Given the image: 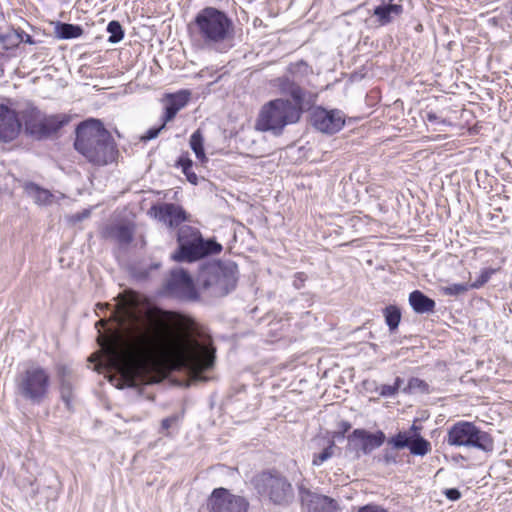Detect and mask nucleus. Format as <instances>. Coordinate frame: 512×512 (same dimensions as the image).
<instances>
[{
	"mask_svg": "<svg viewBox=\"0 0 512 512\" xmlns=\"http://www.w3.org/2000/svg\"><path fill=\"white\" fill-rule=\"evenodd\" d=\"M117 327L99 336L107 360L120 373L121 387H136L133 366L153 357H163L175 367L197 375L214 365L215 349L209 336L187 335L141 318L132 303L113 309Z\"/></svg>",
	"mask_w": 512,
	"mask_h": 512,
	"instance_id": "f257e3e1",
	"label": "nucleus"
},
{
	"mask_svg": "<svg viewBox=\"0 0 512 512\" xmlns=\"http://www.w3.org/2000/svg\"><path fill=\"white\" fill-rule=\"evenodd\" d=\"M74 147L94 166H106L116 160L117 145L99 120L81 122L76 129Z\"/></svg>",
	"mask_w": 512,
	"mask_h": 512,
	"instance_id": "f03ea898",
	"label": "nucleus"
},
{
	"mask_svg": "<svg viewBox=\"0 0 512 512\" xmlns=\"http://www.w3.org/2000/svg\"><path fill=\"white\" fill-rule=\"evenodd\" d=\"M195 39L209 49L223 52L234 38V24L224 12L214 7L200 10L190 24Z\"/></svg>",
	"mask_w": 512,
	"mask_h": 512,
	"instance_id": "7ed1b4c3",
	"label": "nucleus"
},
{
	"mask_svg": "<svg viewBox=\"0 0 512 512\" xmlns=\"http://www.w3.org/2000/svg\"><path fill=\"white\" fill-rule=\"evenodd\" d=\"M15 394L31 405H41L49 397L51 376L49 371L35 363L28 364L17 373L14 380Z\"/></svg>",
	"mask_w": 512,
	"mask_h": 512,
	"instance_id": "20e7f679",
	"label": "nucleus"
},
{
	"mask_svg": "<svg viewBox=\"0 0 512 512\" xmlns=\"http://www.w3.org/2000/svg\"><path fill=\"white\" fill-rule=\"evenodd\" d=\"M178 248L171 258L176 262L192 263L218 254L222 245L213 239H204L201 232L192 226H182L177 234Z\"/></svg>",
	"mask_w": 512,
	"mask_h": 512,
	"instance_id": "39448f33",
	"label": "nucleus"
},
{
	"mask_svg": "<svg viewBox=\"0 0 512 512\" xmlns=\"http://www.w3.org/2000/svg\"><path fill=\"white\" fill-rule=\"evenodd\" d=\"M303 110L292 105L288 99L278 98L266 103L259 113L256 127L263 132H271L275 136L282 134L287 125L297 123Z\"/></svg>",
	"mask_w": 512,
	"mask_h": 512,
	"instance_id": "423d86ee",
	"label": "nucleus"
},
{
	"mask_svg": "<svg viewBox=\"0 0 512 512\" xmlns=\"http://www.w3.org/2000/svg\"><path fill=\"white\" fill-rule=\"evenodd\" d=\"M237 266L233 263L211 264L201 269L198 275L200 287L211 296L222 297L235 289L237 284Z\"/></svg>",
	"mask_w": 512,
	"mask_h": 512,
	"instance_id": "0eeeda50",
	"label": "nucleus"
},
{
	"mask_svg": "<svg viewBox=\"0 0 512 512\" xmlns=\"http://www.w3.org/2000/svg\"><path fill=\"white\" fill-rule=\"evenodd\" d=\"M445 442L450 446L475 448L483 452L494 449L493 438L488 432L481 430L473 422L464 420L448 428Z\"/></svg>",
	"mask_w": 512,
	"mask_h": 512,
	"instance_id": "6e6552de",
	"label": "nucleus"
},
{
	"mask_svg": "<svg viewBox=\"0 0 512 512\" xmlns=\"http://www.w3.org/2000/svg\"><path fill=\"white\" fill-rule=\"evenodd\" d=\"M309 66L304 61L292 63L287 68V73L272 81V85L282 95L290 96L292 105L304 110L306 106L313 103L312 95L300 86V78L308 74Z\"/></svg>",
	"mask_w": 512,
	"mask_h": 512,
	"instance_id": "1a4fd4ad",
	"label": "nucleus"
},
{
	"mask_svg": "<svg viewBox=\"0 0 512 512\" xmlns=\"http://www.w3.org/2000/svg\"><path fill=\"white\" fill-rule=\"evenodd\" d=\"M255 487L267 496L274 505L286 507L295 499L294 488L289 479L276 470L262 472L255 479Z\"/></svg>",
	"mask_w": 512,
	"mask_h": 512,
	"instance_id": "9d476101",
	"label": "nucleus"
},
{
	"mask_svg": "<svg viewBox=\"0 0 512 512\" xmlns=\"http://www.w3.org/2000/svg\"><path fill=\"white\" fill-rule=\"evenodd\" d=\"M421 430L422 427L414 423L388 438L387 443L396 450L408 448L412 455L423 457L431 451V443L421 435Z\"/></svg>",
	"mask_w": 512,
	"mask_h": 512,
	"instance_id": "9b49d317",
	"label": "nucleus"
},
{
	"mask_svg": "<svg viewBox=\"0 0 512 512\" xmlns=\"http://www.w3.org/2000/svg\"><path fill=\"white\" fill-rule=\"evenodd\" d=\"M21 118L26 133L38 139L48 137L60 128V123L54 117H45L35 107L22 111Z\"/></svg>",
	"mask_w": 512,
	"mask_h": 512,
	"instance_id": "f8f14e48",
	"label": "nucleus"
},
{
	"mask_svg": "<svg viewBox=\"0 0 512 512\" xmlns=\"http://www.w3.org/2000/svg\"><path fill=\"white\" fill-rule=\"evenodd\" d=\"M209 512H248L249 502L225 488H215L207 500Z\"/></svg>",
	"mask_w": 512,
	"mask_h": 512,
	"instance_id": "ddd939ff",
	"label": "nucleus"
},
{
	"mask_svg": "<svg viewBox=\"0 0 512 512\" xmlns=\"http://www.w3.org/2000/svg\"><path fill=\"white\" fill-rule=\"evenodd\" d=\"M165 290L167 295L179 300L196 301L199 297L191 276L183 269L171 271Z\"/></svg>",
	"mask_w": 512,
	"mask_h": 512,
	"instance_id": "4468645a",
	"label": "nucleus"
},
{
	"mask_svg": "<svg viewBox=\"0 0 512 512\" xmlns=\"http://www.w3.org/2000/svg\"><path fill=\"white\" fill-rule=\"evenodd\" d=\"M312 126L325 134H335L345 125V114L339 109L316 107L311 114Z\"/></svg>",
	"mask_w": 512,
	"mask_h": 512,
	"instance_id": "2eb2a0df",
	"label": "nucleus"
},
{
	"mask_svg": "<svg viewBox=\"0 0 512 512\" xmlns=\"http://www.w3.org/2000/svg\"><path fill=\"white\" fill-rule=\"evenodd\" d=\"M299 499L303 512H336L339 509L335 499L303 486L299 487Z\"/></svg>",
	"mask_w": 512,
	"mask_h": 512,
	"instance_id": "dca6fc26",
	"label": "nucleus"
},
{
	"mask_svg": "<svg viewBox=\"0 0 512 512\" xmlns=\"http://www.w3.org/2000/svg\"><path fill=\"white\" fill-rule=\"evenodd\" d=\"M386 440L384 432L371 433L365 429H355L349 436L348 441L354 449L361 451L364 455L370 454L373 450L383 445Z\"/></svg>",
	"mask_w": 512,
	"mask_h": 512,
	"instance_id": "f3484780",
	"label": "nucleus"
},
{
	"mask_svg": "<svg viewBox=\"0 0 512 512\" xmlns=\"http://www.w3.org/2000/svg\"><path fill=\"white\" fill-rule=\"evenodd\" d=\"M22 128V123L15 110L0 104V141L10 142L17 138Z\"/></svg>",
	"mask_w": 512,
	"mask_h": 512,
	"instance_id": "a211bd4d",
	"label": "nucleus"
},
{
	"mask_svg": "<svg viewBox=\"0 0 512 512\" xmlns=\"http://www.w3.org/2000/svg\"><path fill=\"white\" fill-rule=\"evenodd\" d=\"M155 218L163 222L169 228H176L187 220L185 210L175 203H162L151 208Z\"/></svg>",
	"mask_w": 512,
	"mask_h": 512,
	"instance_id": "6ab92c4d",
	"label": "nucleus"
},
{
	"mask_svg": "<svg viewBox=\"0 0 512 512\" xmlns=\"http://www.w3.org/2000/svg\"><path fill=\"white\" fill-rule=\"evenodd\" d=\"M190 97L191 91L187 89H182L175 93H167L163 98L165 112L162 119L164 122L172 121L176 114L188 104Z\"/></svg>",
	"mask_w": 512,
	"mask_h": 512,
	"instance_id": "aec40b11",
	"label": "nucleus"
},
{
	"mask_svg": "<svg viewBox=\"0 0 512 512\" xmlns=\"http://www.w3.org/2000/svg\"><path fill=\"white\" fill-rule=\"evenodd\" d=\"M403 13V6L389 2L388 4L379 5L374 8L373 16L376 17L380 26L390 24L394 16H399Z\"/></svg>",
	"mask_w": 512,
	"mask_h": 512,
	"instance_id": "412c9836",
	"label": "nucleus"
},
{
	"mask_svg": "<svg viewBox=\"0 0 512 512\" xmlns=\"http://www.w3.org/2000/svg\"><path fill=\"white\" fill-rule=\"evenodd\" d=\"M409 304L412 309L418 314H425L433 312L435 309V301L426 296L419 290H414L409 295Z\"/></svg>",
	"mask_w": 512,
	"mask_h": 512,
	"instance_id": "4be33fe9",
	"label": "nucleus"
},
{
	"mask_svg": "<svg viewBox=\"0 0 512 512\" xmlns=\"http://www.w3.org/2000/svg\"><path fill=\"white\" fill-rule=\"evenodd\" d=\"M25 192L33 198L38 205H48L52 202L53 194L39 185L30 182L25 185Z\"/></svg>",
	"mask_w": 512,
	"mask_h": 512,
	"instance_id": "5701e85b",
	"label": "nucleus"
},
{
	"mask_svg": "<svg viewBox=\"0 0 512 512\" xmlns=\"http://www.w3.org/2000/svg\"><path fill=\"white\" fill-rule=\"evenodd\" d=\"M55 33L60 39H74L82 35L83 29L79 25L58 22Z\"/></svg>",
	"mask_w": 512,
	"mask_h": 512,
	"instance_id": "b1692460",
	"label": "nucleus"
},
{
	"mask_svg": "<svg viewBox=\"0 0 512 512\" xmlns=\"http://www.w3.org/2000/svg\"><path fill=\"white\" fill-rule=\"evenodd\" d=\"M190 147L199 161L202 163L207 161L204 150V137L200 129L192 133L190 137Z\"/></svg>",
	"mask_w": 512,
	"mask_h": 512,
	"instance_id": "393cba45",
	"label": "nucleus"
},
{
	"mask_svg": "<svg viewBox=\"0 0 512 512\" xmlns=\"http://www.w3.org/2000/svg\"><path fill=\"white\" fill-rule=\"evenodd\" d=\"M383 314L385 317V323L387 324L390 332L395 331L401 321V311L395 305H389L384 308Z\"/></svg>",
	"mask_w": 512,
	"mask_h": 512,
	"instance_id": "a878e982",
	"label": "nucleus"
},
{
	"mask_svg": "<svg viewBox=\"0 0 512 512\" xmlns=\"http://www.w3.org/2000/svg\"><path fill=\"white\" fill-rule=\"evenodd\" d=\"M110 234L120 244H129L133 240V232L127 225H116L112 227Z\"/></svg>",
	"mask_w": 512,
	"mask_h": 512,
	"instance_id": "bb28decb",
	"label": "nucleus"
},
{
	"mask_svg": "<svg viewBox=\"0 0 512 512\" xmlns=\"http://www.w3.org/2000/svg\"><path fill=\"white\" fill-rule=\"evenodd\" d=\"M177 167H180L183 174L186 176L187 180L193 184L197 185L198 177L192 171L193 162L187 155H181L177 161Z\"/></svg>",
	"mask_w": 512,
	"mask_h": 512,
	"instance_id": "cd10ccee",
	"label": "nucleus"
},
{
	"mask_svg": "<svg viewBox=\"0 0 512 512\" xmlns=\"http://www.w3.org/2000/svg\"><path fill=\"white\" fill-rule=\"evenodd\" d=\"M60 395L68 410L72 409L73 385L70 379H64L60 382Z\"/></svg>",
	"mask_w": 512,
	"mask_h": 512,
	"instance_id": "c85d7f7f",
	"label": "nucleus"
},
{
	"mask_svg": "<svg viewBox=\"0 0 512 512\" xmlns=\"http://www.w3.org/2000/svg\"><path fill=\"white\" fill-rule=\"evenodd\" d=\"M107 32L110 34L108 41L113 44L119 43L124 37V30L121 24L116 20L108 23Z\"/></svg>",
	"mask_w": 512,
	"mask_h": 512,
	"instance_id": "c756f323",
	"label": "nucleus"
},
{
	"mask_svg": "<svg viewBox=\"0 0 512 512\" xmlns=\"http://www.w3.org/2000/svg\"><path fill=\"white\" fill-rule=\"evenodd\" d=\"M335 443L331 441L329 445L323 449L319 454H314L312 464L315 466L322 465L325 461L330 459L334 454Z\"/></svg>",
	"mask_w": 512,
	"mask_h": 512,
	"instance_id": "7c9ffc66",
	"label": "nucleus"
},
{
	"mask_svg": "<svg viewBox=\"0 0 512 512\" xmlns=\"http://www.w3.org/2000/svg\"><path fill=\"white\" fill-rule=\"evenodd\" d=\"M403 380L400 377L395 379V383L393 385L384 384L379 388V394L383 397H392L397 394Z\"/></svg>",
	"mask_w": 512,
	"mask_h": 512,
	"instance_id": "2f4dec72",
	"label": "nucleus"
},
{
	"mask_svg": "<svg viewBox=\"0 0 512 512\" xmlns=\"http://www.w3.org/2000/svg\"><path fill=\"white\" fill-rule=\"evenodd\" d=\"M495 270L494 269H483L481 272H480V275L477 277V279L470 283V288L471 289H479L481 288L482 286H484L488 281L489 279L491 278L492 274H494Z\"/></svg>",
	"mask_w": 512,
	"mask_h": 512,
	"instance_id": "473e14b6",
	"label": "nucleus"
},
{
	"mask_svg": "<svg viewBox=\"0 0 512 512\" xmlns=\"http://www.w3.org/2000/svg\"><path fill=\"white\" fill-rule=\"evenodd\" d=\"M470 288L468 283L451 284L444 288V293L450 296H458L467 292Z\"/></svg>",
	"mask_w": 512,
	"mask_h": 512,
	"instance_id": "72a5a7b5",
	"label": "nucleus"
},
{
	"mask_svg": "<svg viewBox=\"0 0 512 512\" xmlns=\"http://www.w3.org/2000/svg\"><path fill=\"white\" fill-rule=\"evenodd\" d=\"M167 123L168 122L163 121V123L160 126L150 128L144 135L141 136L140 139L144 142L155 139L159 135V133L165 128Z\"/></svg>",
	"mask_w": 512,
	"mask_h": 512,
	"instance_id": "f704fd0d",
	"label": "nucleus"
},
{
	"mask_svg": "<svg viewBox=\"0 0 512 512\" xmlns=\"http://www.w3.org/2000/svg\"><path fill=\"white\" fill-rule=\"evenodd\" d=\"M357 512H389L382 505L369 503L358 508Z\"/></svg>",
	"mask_w": 512,
	"mask_h": 512,
	"instance_id": "c9c22d12",
	"label": "nucleus"
},
{
	"mask_svg": "<svg viewBox=\"0 0 512 512\" xmlns=\"http://www.w3.org/2000/svg\"><path fill=\"white\" fill-rule=\"evenodd\" d=\"M21 42L34 44V40L29 34L25 33L24 31H20L19 35L15 36V41L10 42V46H17Z\"/></svg>",
	"mask_w": 512,
	"mask_h": 512,
	"instance_id": "e433bc0d",
	"label": "nucleus"
},
{
	"mask_svg": "<svg viewBox=\"0 0 512 512\" xmlns=\"http://www.w3.org/2000/svg\"><path fill=\"white\" fill-rule=\"evenodd\" d=\"M409 388L418 389L421 392H428V384L419 378H411L409 380Z\"/></svg>",
	"mask_w": 512,
	"mask_h": 512,
	"instance_id": "4c0bfd02",
	"label": "nucleus"
},
{
	"mask_svg": "<svg viewBox=\"0 0 512 512\" xmlns=\"http://www.w3.org/2000/svg\"><path fill=\"white\" fill-rule=\"evenodd\" d=\"M179 421V416L177 414H173L167 418H164L161 421V430L167 431L169 428H171L174 424H176Z\"/></svg>",
	"mask_w": 512,
	"mask_h": 512,
	"instance_id": "58836bf2",
	"label": "nucleus"
},
{
	"mask_svg": "<svg viewBox=\"0 0 512 512\" xmlns=\"http://www.w3.org/2000/svg\"><path fill=\"white\" fill-rule=\"evenodd\" d=\"M71 371L68 366L60 364L57 366V375L59 377V382L64 379H70Z\"/></svg>",
	"mask_w": 512,
	"mask_h": 512,
	"instance_id": "ea45409f",
	"label": "nucleus"
},
{
	"mask_svg": "<svg viewBox=\"0 0 512 512\" xmlns=\"http://www.w3.org/2000/svg\"><path fill=\"white\" fill-rule=\"evenodd\" d=\"M443 493L450 501H457L461 498V492L457 488L445 489Z\"/></svg>",
	"mask_w": 512,
	"mask_h": 512,
	"instance_id": "a19ab883",
	"label": "nucleus"
},
{
	"mask_svg": "<svg viewBox=\"0 0 512 512\" xmlns=\"http://www.w3.org/2000/svg\"><path fill=\"white\" fill-rule=\"evenodd\" d=\"M306 280L307 276L303 272H298L295 274L293 286L296 289H301L304 286Z\"/></svg>",
	"mask_w": 512,
	"mask_h": 512,
	"instance_id": "79ce46f5",
	"label": "nucleus"
},
{
	"mask_svg": "<svg viewBox=\"0 0 512 512\" xmlns=\"http://www.w3.org/2000/svg\"><path fill=\"white\" fill-rule=\"evenodd\" d=\"M19 32L18 30H9L8 32H3V35L5 37V41H1L3 44L5 45H10V42L11 41H15V36L16 35H19Z\"/></svg>",
	"mask_w": 512,
	"mask_h": 512,
	"instance_id": "37998d69",
	"label": "nucleus"
},
{
	"mask_svg": "<svg viewBox=\"0 0 512 512\" xmlns=\"http://www.w3.org/2000/svg\"><path fill=\"white\" fill-rule=\"evenodd\" d=\"M425 119L430 123H439L440 122L438 115L433 111L427 112Z\"/></svg>",
	"mask_w": 512,
	"mask_h": 512,
	"instance_id": "c03bdc74",
	"label": "nucleus"
},
{
	"mask_svg": "<svg viewBox=\"0 0 512 512\" xmlns=\"http://www.w3.org/2000/svg\"><path fill=\"white\" fill-rule=\"evenodd\" d=\"M5 23L4 14L0 11V41H5V37L3 35L2 25Z\"/></svg>",
	"mask_w": 512,
	"mask_h": 512,
	"instance_id": "a18cd8bd",
	"label": "nucleus"
},
{
	"mask_svg": "<svg viewBox=\"0 0 512 512\" xmlns=\"http://www.w3.org/2000/svg\"><path fill=\"white\" fill-rule=\"evenodd\" d=\"M339 427L342 430V433H346L351 428V424L348 421H341Z\"/></svg>",
	"mask_w": 512,
	"mask_h": 512,
	"instance_id": "49530a36",
	"label": "nucleus"
},
{
	"mask_svg": "<svg viewBox=\"0 0 512 512\" xmlns=\"http://www.w3.org/2000/svg\"><path fill=\"white\" fill-rule=\"evenodd\" d=\"M162 316L166 320H173L174 319V314L172 312H170V311L162 312Z\"/></svg>",
	"mask_w": 512,
	"mask_h": 512,
	"instance_id": "de8ad7c7",
	"label": "nucleus"
},
{
	"mask_svg": "<svg viewBox=\"0 0 512 512\" xmlns=\"http://www.w3.org/2000/svg\"><path fill=\"white\" fill-rule=\"evenodd\" d=\"M395 461H396V460H395V457H394V456H392V455H390V454H388V453H386V454L384 455V462H385V463L389 464V463H392V462H395Z\"/></svg>",
	"mask_w": 512,
	"mask_h": 512,
	"instance_id": "09e8293b",
	"label": "nucleus"
},
{
	"mask_svg": "<svg viewBox=\"0 0 512 512\" xmlns=\"http://www.w3.org/2000/svg\"><path fill=\"white\" fill-rule=\"evenodd\" d=\"M109 305L108 304H97V307L99 308H104V307H108Z\"/></svg>",
	"mask_w": 512,
	"mask_h": 512,
	"instance_id": "8fccbe9b",
	"label": "nucleus"
},
{
	"mask_svg": "<svg viewBox=\"0 0 512 512\" xmlns=\"http://www.w3.org/2000/svg\"><path fill=\"white\" fill-rule=\"evenodd\" d=\"M103 323H104V320H102V319H101V320H99V321L96 323V326H97L98 324H103Z\"/></svg>",
	"mask_w": 512,
	"mask_h": 512,
	"instance_id": "3c124183",
	"label": "nucleus"
},
{
	"mask_svg": "<svg viewBox=\"0 0 512 512\" xmlns=\"http://www.w3.org/2000/svg\"><path fill=\"white\" fill-rule=\"evenodd\" d=\"M510 13L512 14V2H511V7H510Z\"/></svg>",
	"mask_w": 512,
	"mask_h": 512,
	"instance_id": "603ef678",
	"label": "nucleus"
},
{
	"mask_svg": "<svg viewBox=\"0 0 512 512\" xmlns=\"http://www.w3.org/2000/svg\"><path fill=\"white\" fill-rule=\"evenodd\" d=\"M2 75H3V70L1 69V70H0V76H2Z\"/></svg>",
	"mask_w": 512,
	"mask_h": 512,
	"instance_id": "864d4df0",
	"label": "nucleus"
},
{
	"mask_svg": "<svg viewBox=\"0 0 512 512\" xmlns=\"http://www.w3.org/2000/svg\"><path fill=\"white\" fill-rule=\"evenodd\" d=\"M389 2L393 3L395 0H388Z\"/></svg>",
	"mask_w": 512,
	"mask_h": 512,
	"instance_id": "5fc2aeb1",
	"label": "nucleus"
}]
</instances>
